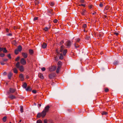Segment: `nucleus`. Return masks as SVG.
Here are the masks:
<instances>
[{
	"label": "nucleus",
	"instance_id": "f257e3e1",
	"mask_svg": "<svg viewBox=\"0 0 123 123\" xmlns=\"http://www.w3.org/2000/svg\"><path fill=\"white\" fill-rule=\"evenodd\" d=\"M49 108L50 107L49 105H47L45 107L44 110L42 111V113L44 116L46 115V113L48 111Z\"/></svg>",
	"mask_w": 123,
	"mask_h": 123
},
{
	"label": "nucleus",
	"instance_id": "f03ea898",
	"mask_svg": "<svg viewBox=\"0 0 123 123\" xmlns=\"http://www.w3.org/2000/svg\"><path fill=\"white\" fill-rule=\"evenodd\" d=\"M16 90V89L12 88H10L9 91L7 92V93L9 94L11 93H13L15 92Z\"/></svg>",
	"mask_w": 123,
	"mask_h": 123
},
{
	"label": "nucleus",
	"instance_id": "7ed1b4c3",
	"mask_svg": "<svg viewBox=\"0 0 123 123\" xmlns=\"http://www.w3.org/2000/svg\"><path fill=\"white\" fill-rule=\"evenodd\" d=\"M56 74L55 73H52L49 74V78L50 79H54L55 77Z\"/></svg>",
	"mask_w": 123,
	"mask_h": 123
},
{
	"label": "nucleus",
	"instance_id": "20e7f679",
	"mask_svg": "<svg viewBox=\"0 0 123 123\" xmlns=\"http://www.w3.org/2000/svg\"><path fill=\"white\" fill-rule=\"evenodd\" d=\"M71 44V42L69 41H67L65 43V45L67 47V48H69L70 47Z\"/></svg>",
	"mask_w": 123,
	"mask_h": 123
},
{
	"label": "nucleus",
	"instance_id": "39448f33",
	"mask_svg": "<svg viewBox=\"0 0 123 123\" xmlns=\"http://www.w3.org/2000/svg\"><path fill=\"white\" fill-rule=\"evenodd\" d=\"M22 65H24L26 64V61L24 58H21L20 61Z\"/></svg>",
	"mask_w": 123,
	"mask_h": 123
},
{
	"label": "nucleus",
	"instance_id": "423d86ee",
	"mask_svg": "<svg viewBox=\"0 0 123 123\" xmlns=\"http://www.w3.org/2000/svg\"><path fill=\"white\" fill-rule=\"evenodd\" d=\"M56 68V67L55 66H51L49 68V70L50 71H52L55 70Z\"/></svg>",
	"mask_w": 123,
	"mask_h": 123
},
{
	"label": "nucleus",
	"instance_id": "0eeeda50",
	"mask_svg": "<svg viewBox=\"0 0 123 123\" xmlns=\"http://www.w3.org/2000/svg\"><path fill=\"white\" fill-rule=\"evenodd\" d=\"M45 116H44L43 113H42V112L41 113H38L37 115V117L38 118H40L41 117H44Z\"/></svg>",
	"mask_w": 123,
	"mask_h": 123
},
{
	"label": "nucleus",
	"instance_id": "6e6552de",
	"mask_svg": "<svg viewBox=\"0 0 123 123\" xmlns=\"http://www.w3.org/2000/svg\"><path fill=\"white\" fill-rule=\"evenodd\" d=\"M109 6H107L105 7L104 9V11L105 14H107V12L109 8Z\"/></svg>",
	"mask_w": 123,
	"mask_h": 123
},
{
	"label": "nucleus",
	"instance_id": "1a4fd4ad",
	"mask_svg": "<svg viewBox=\"0 0 123 123\" xmlns=\"http://www.w3.org/2000/svg\"><path fill=\"white\" fill-rule=\"evenodd\" d=\"M21 54L24 58H26L28 56V54L26 52H22Z\"/></svg>",
	"mask_w": 123,
	"mask_h": 123
},
{
	"label": "nucleus",
	"instance_id": "9d476101",
	"mask_svg": "<svg viewBox=\"0 0 123 123\" xmlns=\"http://www.w3.org/2000/svg\"><path fill=\"white\" fill-rule=\"evenodd\" d=\"M8 97L11 99H13L16 98V97L12 94H11Z\"/></svg>",
	"mask_w": 123,
	"mask_h": 123
},
{
	"label": "nucleus",
	"instance_id": "9b49d317",
	"mask_svg": "<svg viewBox=\"0 0 123 123\" xmlns=\"http://www.w3.org/2000/svg\"><path fill=\"white\" fill-rule=\"evenodd\" d=\"M86 10L85 9H83L82 10L81 13L82 15H85L86 14Z\"/></svg>",
	"mask_w": 123,
	"mask_h": 123
},
{
	"label": "nucleus",
	"instance_id": "f8f14e48",
	"mask_svg": "<svg viewBox=\"0 0 123 123\" xmlns=\"http://www.w3.org/2000/svg\"><path fill=\"white\" fill-rule=\"evenodd\" d=\"M19 77L20 78V80L21 81H23L24 80V76L22 74H20L19 75Z\"/></svg>",
	"mask_w": 123,
	"mask_h": 123
},
{
	"label": "nucleus",
	"instance_id": "ddd939ff",
	"mask_svg": "<svg viewBox=\"0 0 123 123\" xmlns=\"http://www.w3.org/2000/svg\"><path fill=\"white\" fill-rule=\"evenodd\" d=\"M87 25L86 24H84L82 26V28L84 30V32L86 31V28Z\"/></svg>",
	"mask_w": 123,
	"mask_h": 123
},
{
	"label": "nucleus",
	"instance_id": "4468645a",
	"mask_svg": "<svg viewBox=\"0 0 123 123\" xmlns=\"http://www.w3.org/2000/svg\"><path fill=\"white\" fill-rule=\"evenodd\" d=\"M19 70L21 72L24 71V68L23 66V65H21L19 68Z\"/></svg>",
	"mask_w": 123,
	"mask_h": 123
},
{
	"label": "nucleus",
	"instance_id": "2eb2a0df",
	"mask_svg": "<svg viewBox=\"0 0 123 123\" xmlns=\"http://www.w3.org/2000/svg\"><path fill=\"white\" fill-rule=\"evenodd\" d=\"M12 75V74L11 72H10L8 75V79L9 80L11 79V78Z\"/></svg>",
	"mask_w": 123,
	"mask_h": 123
},
{
	"label": "nucleus",
	"instance_id": "dca6fc26",
	"mask_svg": "<svg viewBox=\"0 0 123 123\" xmlns=\"http://www.w3.org/2000/svg\"><path fill=\"white\" fill-rule=\"evenodd\" d=\"M47 46V45L45 43H43L42 45V47L43 49H45L46 48Z\"/></svg>",
	"mask_w": 123,
	"mask_h": 123
},
{
	"label": "nucleus",
	"instance_id": "f3484780",
	"mask_svg": "<svg viewBox=\"0 0 123 123\" xmlns=\"http://www.w3.org/2000/svg\"><path fill=\"white\" fill-rule=\"evenodd\" d=\"M38 77H39L41 79H43L44 77L42 74L41 73H39L38 74Z\"/></svg>",
	"mask_w": 123,
	"mask_h": 123
},
{
	"label": "nucleus",
	"instance_id": "a211bd4d",
	"mask_svg": "<svg viewBox=\"0 0 123 123\" xmlns=\"http://www.w3.org/2000/svg\"><path fill=\"white\" fill-rule=\"evenodd\" d=\"M22 47L21 45H19L18 46V51L19 52H21L22 50Z\"/></svg>",
	"mask_w": 123,
	"mask_h": 123
},
{
	"label": "nucleus",
	"instance_id": "6ab92c4d",
	"mask_svg": "<svg viewBox=\"0 0 123 123\" xmlns=\"http://www.w3.org/2000/svg\"><path fill=\"white\" fill-rule=\"evenodd\" d=\"M67 52V49H64L63 51L62 52H61L62 53V54L63 55H66V53Z\"/></svg>",
	"mask_w": 123,
	"mask_h": 123
},
{
	"label": "nucleus",
	"instance_id": "aec40b11",
	"mask_svg": "<svg viewBox=\"0 0 123 123\" xmlns=\"http://www.w3.org/2000/svg\"><path fill=\"white\" fill-rule=\"evenodd\" d=\"M64 46L63 45H62L61 46L60 52H62V51L64 50Z\"/></svg>",
	"mask_w": 123,
	"mask_h": 123
},
{
	"label": "nucleus",
	"instance_id": "412c9836",
	"mask_svg": "<svg viewBox=\"0 0 123 123\" xmlns=\"http://www.w3.org/2000/svg\"><path fill=\"white\" fill-rule=\"evenodd\" d=\"M57 64L58 67L61 68V66L62 65V63L60 61H59L58 62Z\"/></svg>",
	"mask_w": 123,
	"mask_h": 123
},
{
	"label": "nucleus",
	"instance_id": "4be33fe9",
	"mask_svg": "<svg viewBox=\"0 0 123 123\" xmlns=\"http://www.w3.org/2000/svg\"><path fill=\"white\" fill-rule=\"evenodd\" d=\"M29 53L30 55H32L34 53V51L33 50L29 49Z\"/></svg>",
	"mask_w": 123,
	"mask_h": 123
},
{
	"label": "nucleus",
	"instance_id": "5701e85b",
	"mask_svg": "<svg viewBox=\"0 0 123 123\" xmlns=\"http://www.w3.org/2000/svg\"><path fill=\"white\" fill-rule=\"evenodd\" d=\"M26 90L27 91H31V89L30 86H28L26 89Z\"/></svg>",
	"mask_w": 123,
	"mask_h": 123
},
{
	"label": "nucleus",
	"instance_id": "b1692460",
	"mask_svg": "<svg viewBox=\"0 0 123 123\" xmlns=\"http://www.w3.org/2000/svg\"><path fill=\"white\" fill-rule=\"evenodd\" d=\"M50 26L49 28H48L47 27H44L43 30L45 31H48V30H49L50 28Z\"/></svg>",
	"mask_w": 123,
	"mask_h": 123
},
{
	"label": "nucleus",
	"instance_id": "393cba45",
	"mask_svg": "<svg viewBox=\"0 0 123 123\" xmlns=\"http://www.w3.org/2000/svg\"><path fill=\"white\" fill-rule=\"evenodd\" d=\"M16 66L17 68H19L20 67V63L19 62H18L16 64Z\"/></svg>",
	"mask_w": 123,
	"mask_h": 123
},
{
	"label": "nucleus",
	"instance_id": "a878e982",
	"mask_svg": "<svg viewBox=\"0 0 123 123\" xmlns=\"http://www.w3.org/2000/svg\"><path fill=\"white\" fill-rule=\"evenodd\" d=\"M13 70L14 73L15 74H17L18 73L17 70L16 68H14L13 69Z\"/></svg>",
	"mask_w": 123,
	"mask_h": 123
},
{
	"label": "nucleus",
	"instance_id": "bb28decb",
	"mask_svg": "<svg viewBox=\"0 0 123 123\" xmlns=\"http://www.w3.org/2000/svg\"><path fill=\"white\" fill-rule=\"evenodd\" d=\"M23 87L24 88H26L27 86V84L25 83L23 85Z\"/></svg>",
	"mask_w": 123,
	"mask_h": 123
},
{
	"label": "nucleus",
	"instance_id": "cd10ccee",
	"mask_svg": "<svg viewBox=\"0 0 123 123\" xmlns=\"http://www.w3.org/2000/svg\"><path fill=\"white\" fill-rule=\"evenodd\" d=\"M7 117L4 116L2 118V120L4 122H5L6 120Z\"/></svg>",
	"mask_w": 123,
	"mask_h": 123
},
{
	"label": "nucleus",
	"instance_id": "c85d7f7f",
	"mask_svg": "<svg viewBox=\"0 0 123 123\" xmlns=\"http://www.w3.org/2000/svg\"><path fill=\"white\" fill-rule=\"evenodd\" d=\"M60 56L59 57V58L61 60H62L63 59V57L62 55V54L61 53L60 54Z\"/></svg>",
	"mask_w": 123,
	"mask_h": 123
},
{
	"label": "nucleus",
	"instance_id": "c756f323",
	"mask_svg": "<svg viewBox=\"0 0 123 123\" xmlns=\"http://www.w3.org/2000/svg\"><path fill=\"white\" fill-rule=\"evenodd\" d=\"M74 46L76 48L79 47V45L78 43H75Z\"/></svg>",
	"mask_w": 123,
	"mask_h": 123
},
{
	"label": "nucleus",
	"instance_id": "7c9ffc66",
	"mask_svg": "<svg viewBox=\"0 0 123 123\" xmlns=\"http://www.w3.org/2000/svg\"><path fill=\"white\" fill-rule=\"evenodd\" d=\"M61 68V67H58L56 70V73H59V70Z\"/></svg>",
	"mask_w": 123,
	"mask_h": 123
},
{
	"label": "nucleus",
	"instance_id": "2f4dec72",
	"mask_svg": "<svg viewBox=\"0 0 123 123\" xmlns=\"http://www.w3.org/2000/svg\"><path fill=\"white\" fill-rule=\"evenodd\" d=\"M52 9L51 8L49 9L48 10V13H52Z\"/></svg>",
	"mask_w": 123,
	"mask_h": 123
},
{
	"label": "nucleus",
	"instance_id": "473e14b6",
	"mask_svg": "<svg viewBox=\"0 0 123 123\" xmlns=\"http://www.w3.org/2000/svg\"><path fill=\"white\" fill-rule=\"evenodd\" d=\"M101 114L102 115H107V112L104 111H103V112H102Z\"/></svg>",
	"mask_w": 123,
	"mask_h": 123
},
{
	"label": "nucleus",
	"instance_id": "72a5a7b5",
	"mask_svg": "<svg viewBox=\"0 0 123 123\" xmlns=\"http://www.w3.org/2000/svg\"><path fill=\"white\" fill-rule=\"evenodd\" d=\"M20 111L21 113H22L23 112V107L21 105L20 106Z\"/></svg>",
	"mask_w": 123,
	"mask_h": 123
},
{
	"label": "nucleus",
	"instance_id": "f704fd0d",
	"mask_svg": "<svg viewBox=\"0 0 123 123\" xmlns=\"http://www.w3.org/2000/svg\"><path fill=\"white\" fill-rule=\"evenodd\" d=\"M49 4L50 6H53L54 5V3L53 2H51L49 3Z\"/></svg>",
	"mask_w": 123,
	"mask_h": 123
},
{
	"label": "nucleus",
	"instance_id": "c9c22d12",
	"mask_svg": "<svg viewBox=\"0 0 123 123\" xmlns=\"http://www.w3.org/2000/svg\"><path fill=\"white\" fill-rule=\"evenodd\" d=\"M103 33L101 32H99L98 35L100 37H101L103 35Z\"/></svg>",
	"mask_w": 123,
	"mask_h": 123
},
{
	"label": "nucleus",
	"instance_id": "e433bc0d",
	"mask_svg": "<svg viewBox=\"0 0 123 123\" xmlns=\"http://www.w3.org/2000/svg\"><path fill=\"white\" fill-rule=\"evenodd\" d=\"M18 51L17 49H15V54L17 55L18 53Z\"/></svg>",
	"mask_w": 123,
	"mask_h": 123
},
{
	"label": "nucleus",
	"instance_id": "4c0bfd02",
	"mask_svg": "<svg viewBox=\"0 0 123 123\" xmlns=\"http://www.w3.org/2000/svg\"><path fill=\"white\" fill-rule=\"evenodd\" d=\"M3 52L5 53H6V52H7V51L6 49V48H3Z\"/></svg>",
	"mask_w": 123,
	"mask_h": 123
},
{
	"label": "nucleus",
	"instance_id": "58836bf2",
	"mask_svg": "<svg viewBox=\"0 0 123 123\" xmlns=\"http://www.w3.org/2000/svg\"><path fill=\"white\" fill-rule=\"evenodd\" d=\"M19 59H20L19 57V56H18L17 57V58H16V59H15V61H17L19 60Z\"/></svg>",
	"mask_w": 123,
	"mask_h": 123
},
{
	"label": "nucleus",
	"instance_id": "ea45409f",
	"mask_svg": "<svg viewBox=\"0 0 123 123\" xmlns=\"http://www.w3.org/2000/svg\"><path fill=\"white\" fill-rule=\"evenodd\" d=\"M5 56V54L3 53H1L0 54V56L1 57H3Z\"/></svg>",
	"mask_w": 123,
	"mask_h": 123
},
{
	"label": "nucleus",
	"instance_id": "a19ab883",
	"mask_svg": "<svg viewBox=\"0 0 123 123\" xmlns=\"http://www.w3.org/2000/svg\"><path fill=\"white\" fill-rule=\"evenodd\" d=\"M37 123H42V121L41 120H38L37 121Z\"/></svg>",
	"mask_w": 123,
	"mask_h": 123
},
{
	"label": "nucleus",
	"instance_id": "79ce46f5",
	"mask_svg": "<svg viewBox=\"0 0 123 123\" xmlns=\"http://www.w3.org/2000/svg\"><path fill=\"white\" fill-rule=\"evenodd\" d=\"M105 92H107L109 91V90L107 88H106L105 89Z\"/></svg>",
	"mask_w": 123,
	"mask_h": 123
},
{
	"label": "nucleus",
	"instance_id": "37998d69",
	"mask_svg": "<svg viewBox=\"0 0 123 123\" xmlns=\"http://www.w3.org/2000/svg\"><path fill=\"white\" fill-rule=\"evenodd\" d=\"M58 21V20L57 19H55V20H54L53 21V22L55 23H56Z\"/></svg>",
	"mask_w": 123,
	"mask_h": 123
},
{
	"label": "nucleus",
	"instance_id": "c03bdc74",
	"mask_svg": "<svg viewBox=\"0 0 123 123\" xmlns=\"http://www.w3.org/2000/svg\"><path fill=\"white\" fill-rule=\"evenodd\" d=\"M64 43V42L63 40H62L60 42V45H62Z\"/></svg>",
	"mask_w": 123,
	"mask_h": 123
},
{
	"label": "nucleus",
	"instance_id": "a18cd8bd",
	"mask_svg": "<svg viewBox=\"0 0 123 123\" xmlns=\"http://www.w3.org/2000/svg\"><path fill=\"white\" fill-rule=\"evenodd\" d=\"M80 39L79 38H78L76 40V43L79 42L80 41Z\"/></svg>",
	"mask_w": 123,
	"mask_h": 123
},
{
	"label": "nucleus",
	"instance_id": "49530a36",
	"mask_svg": "<svg viewBox=\"0 0 123 123\" xmlns=\"http://www.w3.org/2000/svg\"><path fill=\"white\" fill-rule=\"evenodd\" d=\"M41 70L43 71H44L45 70V68L44 67H43L41 68Z\"/></svg>",
	"mask_w": 123,
	"mask_h": 123
},
{
	"label": "nucleus",
	"instance_id": "de8ad7c7",
	"mask_svg": "<svg viewBox=\"0 0 123 123\" xmlns=\"http://www.w3.org/2000/svg\"><path fill=\"white\" fill-rule=\"evenodd\" d=\"M37 19H38V17H35L33 19V20H34V21H35V20H37Z\"/></svg>",
	"mask_w": 123,
	"mask_h": 123
},
{
	"label": "nucleus",
	"instance_id": "09e8293b",
	"mask_svg": "<svg viewBox=\"0 0 123 123\" xmlns=\"http://www.w3.org/2000/svg\"><path fill=\"white\" fill-rule=\"evenodd\" d=\"M7 57L10 59L11 58L10 54H9L7 55Z\"/></svg>",
	"mask_w": 123,
	"mask_h": 123
},
{
	"label": "nucleus",
	"instance_id": "8fccbe9b",
	"mask_svg": "<svg viewBox=\"0 0 123 123\" xmlns=\"http://www.w3.org/2000/svg\"><path fill=\"white\" fill-rule=\"evenodd\" d=\"M80 3H83L85 2L84 0H80Z\"/></svg>",
	"mask_w": 123,
	"mask_h": 123
},
{
	"label": "nucleus",
	"instance_id": "3c124183",
	"mask_svg": "<svg viewBox=\"0 0 123 123\" xmlns=\"http://www.w3.org/2000/svg\"><path fill=\"white\" fill-rule=\"evenodd\" d=\"M99 6L101 7H102L103 6V4L102 3H100L99 5Z\"/></svg>",
	"mask_w": 123,
	"mask_h": 123
},
{
	"label": "nucleus",
	"instance_id": "603ef678",
	"mask_svg": "<svg viewBox=\"0 0 123 123\" xmlns=\"http://www.w3.org/2000/svg\"><path fill=\"white\" fill-rule=\"evenodd\" d=\"M32 92L33 93H36L37 92L35 90H32Z\"/></svg>",
	"mask_w": 123,
	"mask_h": 123
},
{
	"label": "nucleus",
	"instance_id": "864d4df0",
	"mask_svg": "<svg viewBox=\"0 0 123 123\" xmlns=\"http://www.w3.org/2000/svg\"><path fill=\"white\" fill-rule=\"evenodd\" d=\"M3 48L0 47V52L3 51Z\"/></svg>",
	"mask_w": 123,
	"mask_h": 123
},
{
	"label": "nucleus",
	"instance_id": "5fc2aeb1",
	"mask_svg": "<svg viewBox=\"0 0 123 123\" xmlns=\"http://www.w3.org/2000/svg\"><path fill=\"white\" fill-rule=\"evenodd\" d=\"M92 7H93V6L92 5H91L89 6V8L90 9H92Z\"/></svg>",
	"mask_w": 123,
	"mask_h": 123
},
{
	"label": "nucleus",
	"instance_id": "6e6d98bb",
	"mask_svg": "<svg viewBox=\"0 0 123 123\" xmlns=\"http://www.w3.org/2000/svg\"><path fill=\"white\" fill-rule=\"evenodd\" d=\"M56 52L58 54H60V52L59 51H58V50L57 49H56Z\"/></svg>",
	"mask_w": 123,
	"mask_h": 123
},
{
	"label": "nucleus",
	"instance_id": "4d7b16f0",
	"mask_svg": "<svg viewBox=\"0 0 123 123\" xmlns=\"http://www.w3.org/2000/svg\"><path fill=\"white\" fill-rule=\"evenodd\" d=\"M7 35L8 36H12V34L11 33H10L8 34H7Z\"/></svg>",
	"mask_w": 123,
	"mask_h": 123
},
{
	"label": "nucleus",
	"instance_id": "13d9d810",
	"mask_svg": "<svg viewBox=\"0 0 123 123\" xmlns=\"http://www.w3.org/2000/svg\"><path fill=\"white\" fill-rule=\"evenodd\" d=\"M6 31L7 32H8L9 31V29L8 28H6Z\"/></svg>",
	"mask_w": 123,
	"mask_h": 123
},
{
	"label": "nucleus",
	"instance_id": "bf43d9fd",
	"mask_svg": "<svg viewBox=\"0 0 123 123\" xmlns=\"http://www.w3.org/2000/svg\"><path fill=\"white\" fill-rule=\"evenodd\" d=\"M0 63L2 65H4L5 64V63L3 62H1Z\"/></svg>",
	"mask_w": 123,
	"mask_h": 123
},
{
	"label": "nucleus",
	"instance_id": "052dcab7",
	"mask_svg": "<svg viewBox=\"0 0 123 123\" xmlns=\"http://www.w3.org/2000/svg\"><path fill=\"white\" fill-rule=\"evenodd\" d=\"M79 6H85V5H84V4H81V5H79Z\"/></svg>",
	"mask_w": 123,
	"mask_h": 123
},
{
	"label": "nucleus",
	"instance_id": "680f3d73",
	"mask_svg": "<svg viewBox=\"0 0 123 123\" xmlns=\"http://www.w3.org/2000/svg\"><path fill=\"white\" fill-rule=\"evenodd\" d=\"M114 33L117 36L118 35V33L117 32H115Z\"/></svg>",
	"mask_w": 123,
	"mask_h": 123
},
{
	"label": "nucleus",
	"instance_id": "e2e57ef3",
	"mask_svg": "<svg viewBox=\"0 0 123 123\" xmlns=\"http://www.w3.org/2000/svg\"><path fill=\"white\" fill-rule=\"evenodd\" d=\"M7 74V73L6 72H4V73H3V74L4 75H6Z\"/></svg>",
	"mask_w": 123,
	"mask_h": 123
},
{
	"label": "nucleus",
	"instance_id": "0e129e2a",
	"mask_svg": "<svg viewBox=\"0 0 123 123\" xmlns=\"http://www.w3.org/2000/svg\"><path fill=\"white\" fill-rule=\"evenodd\" d=\"M8 60V59H4L3 61L5 62H6Z\"/></svg>",
	"mask_w": 123,
	"mask_h": 123
},
{
	"label": "nucleus",
	"instance_id": "69168bd1",
	"mask_svg": "<svg viewBox=\"0 0 123 123\" xmlns=\"http://www.w3.org/2000/svg\"><path fill=\"white\" fill-rule=\"evenodd\" d=\"M44 123H47L46 120H44Z\"/></svg>",
	"mask_w": 123,
	"mask_h": 123
},
{
	"label": "nucleus",
	"instance_id": "338daca9",
	"mask_svg": "<svg viewBox=\"0 0 123 123\" xmlns=\"http://www.w3.org/2000/svg\"><path fill=\"white\" fill-rule=\"evenodd\" d=\"M35 2L36 5L38 3V2L37 1H36Z\"/></svg>",
	"mask_w": 123,
	"mask_h": 123
},
{
	"label": "nucleus",
	"instance_id": "774afa93",
	"mask_svg": "<svg viewBox=\"0 0 123 123\" xmlns=\"http://www.w3.org/2000/svg\"><path fill=\"white\" fill-rule=\"evenodd\" d=\"M38 107L39 106V107H40L41 106V105L40 104H38Z\"/></svg>",
	"mask_w": 123,
	"mask_h": 123
}]
</instances>
